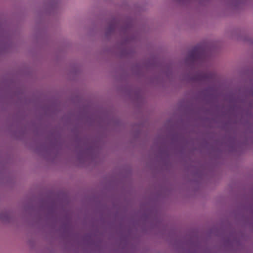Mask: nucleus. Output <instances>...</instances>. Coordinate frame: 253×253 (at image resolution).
<instances>
[{
  "label": "nucleus",
  "instance_id": "1",
  "mask_svg": "<svg viewBox=\"0 0 253 253\" xmlns=\"http://www.w3.org/2000/svg\"><path fill=\"white\" fill-rule=\"evenodd\" d=\"M201 52V49L198 46L195 47L189 54L187 60L195 61L199 58Z\"/></svg>",
  "mask_w": 253,
  "mask_h": 253
},
{
  "label": "nucleus",
  "instance_id": "2",
  "mask_svg": "<svg viewBox=\"0 0 253 253\" xmlns=\"http://www.w3.org/2000/svg\"><path fill=\"white\" fill-rule=\"evenodd\" d=\"M208 77H209L208 75H206L205 76V78H208Z\"/></svg>",
  "mask_w": 253,
  "mask_h": 253
}]
</instances>
